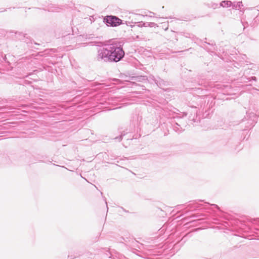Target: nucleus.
<instances>
[{"label":"nucleus","mask_w":259,"mask_h":259,"mask_svg":"<svg viewBox=\"0 0 259 259\" xmlns=\"http://www.w3.org/2000/svg\"><path fill=\"white\" fill-rule=\"evenodd\" d=\"M124 44V40H117L100 48L98 51L97 60L105 62H118L121 61L125 55L123 49Z\"/></svg>","instance_id":"1"},{"label":"nucleus","mask_w":259,"mask_h":259,"mask_svg":"<svg viewBox=\"0 0 259 259\" xmlns=\"http://www.w3.org/2000/svg\"><path fill=\"white\" fill-rule=\"evenodd\" d=\"M93 259H122L119 257V254H112L109 249L105 248H101L94 254Z\"/></svg>","instance_id":"2"},{"label":"nucleus","mask_w":259,"mask_h":259,"mask_svg":"<svg viewBox=\"0 0 259 259\" xmlns=\"http://www.w3.org/2000/svg\"><path fill=\"white\" fill-rule=\"evenodd\" d=\"M103 22L110 27H117L122 24L123 21L118 17L114 15H107L103 17Z\"/></svg>","instance_id":"3"},{"label":"nucleus","mask_w":259,"mask_h":259,"mask_svg":"<svg viewBox=\"0 0 259 259\" xmlns=\"http://www.w3.org/2000/svg\"><path fill=\"white\" fill-rule=\"evenodd\" d=\"M202 200H199L198 201H190V203L188 205L190 208L193 209H200V207H203L204 209H207L209 208V206H212L218 209H220V207L219 206L215 204H210L208 202H204V204H202L199 203V202H201Z\"/></svg>","instance_id":"4"},{"label":"nucleus","mask_w":259,"mask_h":259,"mask_svg":"<svg viewBox=\"0 0 259 259\" xmlns=\"http://www.w3.org/2000/svg\"><path fill=\"white\" fill-rule=\"evenodd\" d=\"M251 69L249 68L245 69L242 72L241 71L239 73L238 79L240 82H247L252 80H256L255 76H250L251 75Z\"/></svg>","instance_id":"5"},{"label":"nucleus","mask_w":259,"mask_h":259,"mask_svg":"<svg viewBox=\"0 0 259 259\" xmlns=\"http://www.w3.org/2000/svg\"><path fill=\"white\" fill-rule=\"evenodd\" d=\"M132 245L134 247H137L143 251H151L154 247L152 245H146L141 243L136 240H133L132 242Z\"/></svg>","instance_id":"6"},{"label":"nucleus","mask_w":259,"mask_h":259,"mask_svg":"<svg viewBox=\"0 0 259 259\" xmlns=\"http://www.w3.org/2000/svg\"><path fill=\"white\" fill-rule=\"evenodd\" d=\"M147 77L146 76L144 75H140V76H132L131 77L132 81H131V83L132 85V86L135 85V86H139L143 90H145V87L143 85H140L139 84L136 83V82H142V81H146L147 80Z\"/></svg>","instance_id":"7"},{"label":"nucleus","mask_w":259,"mask_h":259,"mask_svg":"<svg viewBox=\"0 0 259 259\" xmlns=\"http://www.w3.org/2000/svg\"><path fill=\"white\" fill-rule=\"evenodd\" d=\"M201 47L207 52L212 53H215V51L217 50L215 43L212 41H210V42H208L206 41H204L202 43Z\"/></svg>","instance_id":"8"},{"label":"nucleus","mask_w":259,"mask_h":259,"mask_svg":"<svg viewBox=\"0 0 259 259\" xmlns=\"http://www.w3.org/2000/svg\"><path fill=\"white\" fill-rule=\"evenodd\" d=\"M187 115V113L186 112H183L182 114V116L176 115L174 117V122H176V124L181 128V130L183 129V127H185L186 122L184 120L182 119V117H186Z\"/></svg>","instance_id":"9"},{"label":"nucleus","mask_w":259,"mask_h":259,"mask_svg":"<svg viewBox=\"0 0 259 259\" xmlns=\"http://www.w3.org/2000/svg\"><path fill=\"white\" fill-rule=\"evenodd\" d=\"M133 136H132V134L128 133L127 132L123 131L121 133V134L119 136H117L116 137L113 138V139L117 140L120 142L122 140V139L124 138L125 140H132L133 139Z\"/></svg>","instance_id":"10"},{"label":"nucleus","mask_w":259,"mask_h":259,"mask_svg":"<svg viewBox=\"0 0 259 259\" xmlns=\"http://www.w3.org/2000/svg\"><path fill=\"white\" fill-rule=\"evenodd\" d=\"M83 254L82 250L79 249H75L73 251L69 252L68 255V259H74L81 256Z\"/></svg>","instance_id":"11"},{"label":"nucleus","mask_w":259,"mask_h":259,"mask_svg":"<svg viewBox=\"0 0 259 259\" xmlns=\"http://www.w3.org/2000/svg\"><path fill=\"white\" fill-rule=\"evenodd\" d=\"M191 115L189 116V119L190 120H193L194 122H197V109L196 107H193L192 111L191 112Z\"/></svg>","instance_id":"12"},{"label":"nucleus","mask_w":259,"mask_h":259,"mask_svg":"<svg viewBox=\"0 0 259 259\" xmlns=\"http://www.w3.org/2000/svg\"><path fill=\"white\" fill-rule=\"evenodd\" d=\"M232 2L230 1H223L220 4L219 7L224 8L232 7Z\"/></svg>","instance_id":"13"},{"label":"nucleus","mask_w":259,"mask_h":259,"mask_svg":"<svg viewBox=\"0 0 259 259\" xmlns=\"http://www.w3.org/2000/svg\"><path fill=\"white\" fill-rule=\"evenodd\" d=\"M243 6L242 2H234L232 3V8L233 9L239 10L241 9Z\"/></svg>","instance_id":"14"},{"label":"nucleus","mask_w":259,"mask_h":259,"mask_svg":"<svg viewBox=\"0 0 259 259\" xmlns=\"http://www.w3.org/2000/svg\"><path fill=\"white\" fill-rule=\"evenodd\" d=\"M26 34H24L22 32H17L15 33L16 38L19 40H23L26 37Z\"/></svg>","instance_id":"15"},{"label":"nucleus","mask_w":259,"mask_h":259,"mask_svg":"<svg viewBox=\"0 0 259 259\" xmlns=\"http://www.w3.org/2000/svg\"><path fill=\"white\" fill-rule=\"evenodd\" d=\"M184 36L186 37H187V38H190L191 39H192V40H195L196 39H198V38L193 34H190V33H185L184 34Z\"/></svg>","instance_id":"16"},{"label":"nucleus","mask_w":259,"mask_h":259,"mask_svg":"<svg viewBox=\"0 0 259 259\" xmlns=\"http://www.w3.org/2000/svg\"><path fill=\"white\" fill-rule=\"evenodd\" d=\"M156 25V24H155L154 22H145L143 23L142 26H144V27H155Z\"/></svg>","instance_id":"17"},{"label":"nucleus","mask_w":259,"mask_h":259,"mask_svg":"<svg viewBox=\"0 0 259 259\" xmlns=\"http://www.w3.org/2000/svg\"><path fill=\"white\" fill-rule=\"evenodd\" d=\"M172 127H173V129L174 130L177 132V133H180L182 131H183V129L181 130V128H180V126H179L178 125H177L176 124V122H174V124H172Z\"/></svg>","instance_id":"18"},{"label":"nucleus","mask_w":259,"mask_h":259,"mask_svg":"<svg viewBox=\"0 0 259 259\" xmlns=\"http://www.w3.org/2000/svg\"><path fill=\"white\" fill-rule=\"evenodd\" d=\"M208 7L209 8H212L213 9H215L219 7V5L218 4L213 3H211L209 4H208Z\"/></svg>","instance_id":"19"},{"label":"nucleus","mask_w":259,"mask_h":259,"mask_svg":"<svg viewBox=\"0 0 259 259\" xmlns=\"http://www.w3.org/2000/svg\"><path fill=\"white\" fill-rule=\"evenodd\" d=\"M31 83H32V81L24 79V80H22L21 84H31Z\"/></svg>","instance_id":"20"},{"label":"nucleus","mask_w":259,"mask_h":259,"mask_svg":"<svg viewBox=\"0 0 259 259\" xmlns=\"http://www.w3.org/2000/svg\"><path fill=\"white\" fill-rule=\"evenodd\" d=\"M143 23H145V22L141 21V22H136V24H137V26L139 27H143L142 26Z\"/></svg>","instance_id":"21"},{"label":"nucleus","mask_w":259,"mask_h":259,"mask_svg":"<svg viewBox=\"0 0 259 259\" xmlns=\"http://www.w3.org/2000/svg\"><path fill=\"white\" fill-rule=\"evenodd\" d=\"M189 234L190 233L187 234L186 235L183 237V238L182 239V241H184L183 243L185 242V241H186V239L185 238L189 235Z\"/></svg>","instance_id":"22"},{"label":"nucleus","mask_w":259,"mask_h":259,"mask_svg":"<svg viewBox=\"0 0 259 259\" xmlns=\"http://www.w3.org/2000/svg\"><path fill=\"white\" fill-rule=\"evenodd\" d=\"M90 20H91V21H94V16H92L91 17Z\"/></svg>","instance_id":"23"},{"label":"nucleus","mask_w":259,"mask_h":259,"mask_svg":"<svg viewBox=\"0 0 259 259\" xmlns=\"http://www.w3.org/2000/svg\"><path fill=\"white\" fill-rule=\"evenodd\" d=\"M121 208L123 211H124L125 212H128V210H126L125 209H124L123 208V207H121Z\"/></svg>","instance_id":"24"},{"label":"nucleus","mask_w":259,"mask_h":259,"mask_svg":"<svg viewBox=\"0 0 259 259\" xmlns=\"http://www.w3.org/2000/svg\"><path fill=\"white\" fill-rule=\"evenodd\" d=\"M106 206H107V211H108V206H107V202L106 201Z\"/></svg>","instance_id":"25"},{"label":"nucleus","mask_w":259,"mask_h":259,"mask_svg":"<svg viewBox=\"0 0 259 259\" xmlns=\"http://www.w3.org/2000/svg\"><path fill=\"white\" fill-rule=\"evenodd\" d=\"M155 82L156 84H157V85H158V81H157V80H155Z\"/></svg>","instance_id":"26"},{"label":"nucleus","mask_w":259,"mask_h":259,"mask_svg":"<svg viewBox=\"0 0 259 259\" xmlns=\"http://www.w3.org/2000/svg\"><path fill=\"white\" fill-rule=\"evenodd\" d=\"M30 74H31V73L29 74H28V75H26V76H25V77H28V76L29 75H30Z\"/></svg>","instance_id":"27"},{"label":"nucleus","mask_w":259,"mask_h":259,"mask_svg":"<svg viewBox=\"0 0 259 259\" xmlns=\"http://www.w3.org/2000/svg\"><path fill=\"white\" fill-rule=\"evenodd\" d=\"M52 12H54V11H57L56 10H52Z\"/></svg>","instance_id":"28"}]
</instances>
